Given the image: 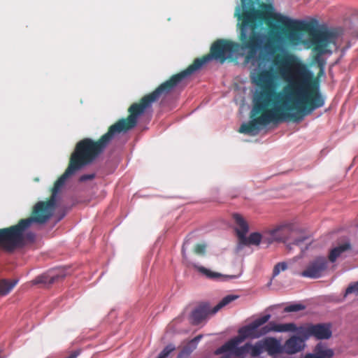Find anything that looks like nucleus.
Returning a JSON list of instances; mask_svg holds the SVG:
<instances>
[{
    "instance_id": "nucleus-1",
    "label": "nucleus",
    "mask_w": 358,
    "mask_h": 358,
    "mask_svg": "<svg viewBox=\"0 0 358 358\" xmlns=\"http://www.w3.org/2000/svg\"><path fill=\"white\" fill-rule=\"evenodd\" d=\"M241 24V39L243 41L248 38V31H250L248 42L239 44L224 39L217 41L211 46L209 55L202 59H196L185 70L173 75L178 85L213 59L221 64L227 60L238 63V60L245 55V63L252 66L250 78L257 88L252 97L251 120L248 123H243L238 131L251 136L257 135L262 127L270 123L277 124L291 119L299 123L305 116L324 105L325 97L319 91L312 96L310 81L313 73L303 64L297 67L296 76L274 96V65L271 55L266 50H278L286 54L287 34L280 31L271 32L268 43L264 45L266 36L255 31V28L264 24Z\"/></svg>"
},
{
    "instance_id": "nucleus-2",
    "label": "nucleus",
    "mask_w": 358,
    "mask_h": 358,
    "mask_svg": "<svg viewBox=\"0 0 358 358\" xmlns=\"http://www.w3.org/2000/svg\"><path fill=\"white\" fill-rule=\"evenodd\" d=\"M178 85L173 76L161 84L151 94L143 96L141 103H134L129 108L130 115L127 119L122 118L111 125L108 131L98 141L85 138L79 141L70 158V163L65 172L55 182L50 199L48 201H38L33 207V216L21 220L17 224L0 229V234L6 238L8 247L16 249L24 247L27 243H33L36 234L28 229L34 224H45L53 216L62 196L61 191L66 180L78 171L92 164L105 151L113 139L120 134H126L134 129L146 109L160 96L166 95Z\"/></svg>"
},
{
    "instance_id": "nucleus-3",
    "label": "nucleus",
    "mask_w": 358,
    "mask_h": 358,
    "mask_svg": "<svg viewBox=\"0 0 358 358\" xmlns=\"http://www.w3.org/2000/svg\"><path fill=\"white\" fill-rule=\"evenodd\" d=\"M242 8L238 6L236 15L242 22L316 23L323 22L317 15L293 19L283 15L269 3L270 0H241Z\"/></svg>"
},
{
    "instance_id": "nucleus-4",
    "label": "nucleus",
    "mask_w": 358,
    "mask_h": 358,
    "mask_svg": "<svg viewBox=\"0 0 358 358\" xmlns=\"http://www.w3.org/2000/svg\"><path fill=\"white\" fill-rule=\"evenodd\" d=\"M272 27H279L284 25L291 28H296L299 30L306 29L308 31L310 38L303 42V44L308 48L315 45L313 52L315 53V62L317 64L320 69L323 70L325 67L327 61L324 58V55H331L332 51L327 48L330 43L336 44L338 37L343 35V31L341 28L329 29L327 24H267Z\"/></svg>"
},
{
    "instance_id": "nucleus-5",
    "label": "nucleus",
    "mask_w": 358,
    "mask_h": 358,
    "mask_svg": "<svg viewBox=\"0 0 358 358\" xmlns=\"http://www.w3.org/2000/svg\"><path fill=\"white\" fill-rule=\"evenodd\" d=\"M271 314H266L248 324H246L238 329V336L235 338L231 342H228L216 350L215 353L220 355L229 350H232L237 348L238 344L247 338H253V335L256 333V330L264 324H266L271 318Z\"/></svg>"
},
{
    "instance_id": "nucleus-6",
    "label": "nucleus",
    "mask_w": 358,
    "mask_h": 358,
    "mask_svg": "<svg viewBox=\"0 0 358 358\" xmlns=\"http://www.w3.org/2000/svg\"><path fill=\"white\" fill-rule=\"evenodd\" d=\"M328 259L324 256H317L310 260L300 276L310 279H318L324 276L328 268Z\"/></svg>"
},
{
    "instance_id": "nucleus-7",
    "label": "nucleus",
    "mask_w": 358,
    "mask_h": 358,
    "mask_svg": "<svg viewBox=\"0 0 358 358\" xmlns=\"http://www.w3.org/2000/svg\"><path fill=\"white\" fill-rule=\"evenodd\" d=\"M192 266L196 268L201 274L204 275L206 278L214 280L217 281H228L229 280L238 278L242 273L241 272L238 275H223L218 272H215L209 268H207L203 266H201L196 263H192Z\"/></svg>"
},
{
    "instance_id": "nucleus-8",
    "label": "nucleus",
    "mask_w": 358,
    "mask_h": 358,
    "mask_svg": "<svg viewBox=\"0 0 358 358\" xmlns=\"http://www.w3.org/2000/svg\"><path fill=\"white\" fill-rule=\"evenodd\" d=\"M210 313V306L208 303H203L196 306L189 315L190 322L193 325L199 324L204 320L207 315Z\"/></svg>"
},
{
    "instance_id": "nucleus-9",
    "label": "nucleus",
    "mask_w": 358,
    "mask_h": 358,
    "mask_svg": "<svg viewBox=\"0 0 358 358\" xmlns=\"http://www.w3.org/2000/svg\"><path fill=\"white\" fill-rule=\"evenodd\" d=\"M264 350L268 355L275 357L278 355H281L282 358L283 356V347L280 340L274 337H267L263 340Z\"/></svg>"
},
{
    "instance_id": "nucleus-10",
    "label": "nucleus",
    "mask_w": 358,
    "mask_h": 358,
    "mask_svg": "<svg viewBox=\"0 0 358 358\" xmlns=\"http://www.w3.org/2000/svg\"><path fill=\"white\" fill-rule=\"evenodd\" d=\"M312 337L317 340L329 339L332 336L331 326L329 323L311 324Z\"/></svg>"
},
{
    "instance_id": "nucleus-11",
    "label": "nucleus",
    "mask_w": 358,
    "mask_h": 358,
    "mask_svg": "<svg viewBox=\"0 0 358 358\" xmlns=\"http://www.w3.org/2000/svg\"><path fill=\"white\" fill-rule=\"evenodd\" d=\"M306 346L303 344L295 336H292L289 338L285 341L283 347V355H294L299 352L302 351Z\"/></svg>"
},
{
    "instance_id": "nucleus-12",
    "label": "nucleus",
    "mask_w": 358,
    "mask_h": 358,
    "mask_svg": "<svg viewBox=\"0 0 358 358\" xmlns=\"http://www.w3.org/2000/svg\"><path fill=\"white\" fill-rule=\"evenodd\" d=\"M352 245L349 240L343 244L338 245L330 250L328 259L330 262L334 263L336 259L345 252L351 250Z\"/></svg>"
},
{
    "instance_id": "nucleus-13",
    "label": "nucleus",
    "mask_w": 358,
    "mask_h": 358,
    "mask_svg": "<svg viewBox=\"0 0 358 358\" xmlns=\"http://www.w3.org/2000/svg\"><path fill=\"white\" fill-rule=\"evenodd\" d=\"M64 277V274L54 273L53 271H51V272L38 275L34 280L33 282L35 285L44 284L46 285H49L54 283L58 279L63 278Z\"/></svg>"
},
{
    "instance_id": "nucleus-14",
    "label": "nucleus",
    "mask_w": 358,
    "mask_h": 358,
    "mask_svg": "<svg viewBox=\"0 0 358 358\" xmlns=\"http://www.w3.org/2000/svg\"><path fill=\"white\" fill-rule=\"evenodd\" d=\"M262 241V236L259 232L251 233L248 237L243 236L239 240L238 249L250 245H259Z\"/></svg>"
},
{
    "instance_id": "nucleus-15",
    "label": "nucleus",
    "mask_w": 358,
    "mask_h": 358,
    "mask_svg": "<svg viewBox=\"0 0 358 358\" xmlns=\"http://www.w3.org/2000/svg\"><path fill=\"white\" fill-rule=\"evenodd\" d=\"M234 219L236 224L239 227V229H236V232L240 240L247 234L249 231V227L248 223L241 215L237 213L234 214Z\"/></svg>"
},
{
    "instance_id": "nucleus-16",
    "label": "nucleus",
    "mask_w": 358,
    "mask_h": 358,
    "mask_svg": "<svg viewBox=\"0 0 358 358\" xmlns=\"http://www.w3.org/2000/svg\"><path fill=\"white\" fill-rule=\"evenodd\" d=\"M296 333V334L294 336L298 337L303 344H305L306 341L309 338L312 337L311 323H308L297 327Z\"/></svg>"
},
{
    "instance_id": "nucleus-17",
    "label": "nucleus",
    "mask_w": 358,
    "mask_h": 358,
    "mask_svg": "<svg viewBox=\"0 0 358 358\" xmlns=\"http://www.w3.org/2000/svg\"><path fill=\"white\" fill-rule=\"evenodd\" d=\"M18 282V279L13 280V281H9L7 279H1L0 280V294L6 296L9 294Z\"/></svg>"
},
{
    "instance_id": "nucleus-18",
    "label": "nucleus",
    "mask_w": 358,
    "mask_h": 358,
    "mask_svg": "<svg viewBox=\"0 0 358 358\" xmlns=\"http://www.w3.org/2000/svg\"><path fill=\"white\" fill-rule=\"evenodd\" d=\"M278 324H275L274 322H269L268 324L264 325L263 327H260L256 330V333H255V335H253V338H260L263 336L266 335L269 332L274 331L277 332Z\"/></svg>"
},
{
    "instance_id": "nucleus-19",
    "label": "nucleus",
    "mask_w": 358,
    "mask_h": 358,
    "mask_svg": "<svg viewBox=\"0 0 358 358\" xmlns=\"http://www.w3.org/2000/svg\"><path fill=\"white\" fill-rule=\"evenodd\" d=\"M313 352L325 357L326 358H332L334 352L331 348H327L326 346L322 343H317L313 349Z\"/></svg>"
},
{
    "instance_id": "nucleus-20",
    "label": "nucleus",
    "mask_w": 358,
    "mask_h": 358,
    "mask_svg": "<svg viewBox=\"0 0 358 358\" xmlns=\"http://www.w3.org/2000/svg\"><path fill=\"white\" fill-rule=\"evenodd\" d=\"M288 40L291 41L292 43L295 44H299L300 43H303L306 40H303L304 34L300 31H290L289 32H286Z\"/></svg>"
},
{
    "instance_id": "nucleus-21",
    "label": "nucleus",
    "mask_w": 358,
    "mask_h": 358,
    "mask_svg": "<svg viewBox=\"0 0 358 358\" xmlns=\"http://www.w3.org/2000/svg\"><path fill=\"white\" fill-rule=\"evenodd\" d=\"M309 239L308 236H303L299 238H295L292 244L296 245L301 248V250L303 253H304L309 248V245L311 242L306 243V241Z\"/></svg>"
},
{
    "instance_id": "nucleus-22",
    "label": "nucleus",
    "mask_w": 358,
    "mask_h": 358,
    "mask_svg": "<svg viewBox=\"0 0 358 358\" xmlns=\"http://www.w3.org/2000/svg\"><path fill=\"white\" fill-rule=\"evenodd\" d=\"M250 355L252 357H258L259 356L264 350V343L263 341H259L255 344L252 345L250 343Z\"/></svg>"
},
{
    "instance_id": "nucleus-23",
    "label": "nucleus",
    "mask_w": 358,
    "mask_h": 358,
    "mask_svg": "<svg viewBox=\"0 0 358 358\" xmlns=\"http://www.w3.org/2000/svg\"><path fill=\"white\" fill-rule=\"evenodd\" d=\"M278 231L279 229L272 230L268 237H262V242L266 243L268 245L275 241H281L282 238L278 234Z\"/></svg>"
},
{
    "instance_id": "nucleus-24",
    "label": "nucleus",
    "mask_w": 358,
    "mask_h": 358,
    "mask_svg": "<svg viewBox=\"0 0 358 358\" xmlns=\"http://www.w3.org/2000/svg\"><path fill=\"white\" fill-rule=\"evenodd\" d=\"M277 332H287L292 331L296 332L297 329V327L294 323H285V324H278Z\"/></svg>"
},
{
    "instance_id": "nucleus-25",
    "label": "nucleus",
    "mask_w": 358,
    "mask_h": 358,
    "mask_svg": "<svg viewBox=\"0 0 358 358\" xmlns=\"http://www.w3.org/2000/svg\"><path fill=\"white\" fill-rule=\"evenodd\" d=\"M306 308V306L302 303H294L287 305L284 308L285 313H296L300 310H303Z\"/></svg>"
},
{
    "instance_id": "nucleus-26",
    "label": "nucleus",
    "mask_w": 358,
    "mask_h": 358,
    "mask_svg": "<svg viewBox=\"0 0 358 358\" xmlns=\"http://www.w3.org/2000/svg\"><path fill=\"white\" fill-rule=\"evenodd\" d=\"M176 350V346L173 343H169L158 355L157 358H168L169 355Z\"/></svg>"
},
{
    "instance_id": "nucleus-27",
    "label": "nucleus",
    "mask_w": 358,
    "mask_h": 358,
    "mask_svg": "<svg viewBox=\"0 0 358 358\" xmlns=\"http://www.w3.org/2000/svg\"><path fill=\"white\" fill-rule=\"evenodd\" d=\"M194 350L188 343L179 352L177 358H187Z\"/></svg>"
},
{
    "instance_id": "nucleus-28",
    "label": "nucleus",
    "mask_w": 358,
    "mask_h": 358,
    "mask_svg": "<svg viewBox=\"0 0 358 358\" xmlns=\"http://www.w3.org/2000/svg\"><path fill=\"white\" fill-rule=\"evenodd\" d=\"M287 268V264L285 262H281L276 264L273 270V278L278 275L281 271H284Z\"/></svg>"
},
{
    "instance_id": "nucleus-29",
    "label": "nucleus",
    "mask_w": 358,
    "mask_h": 358,
    "mask_svg": "<svg viewBox=\"0 0 358 358\" xmlns=\"http://www.w3.org/2000/svg\"><path fill=\"white\" fill-rule=\"evenodd\" d=\"M346 22H358V10H350L346 17L345 18Z\"/></svg>"
},
{
    "instance_id": "nucleus-30",
    "label": "nucleus",
    "mask_w": 358,
    "mask_h": 358,
    "mask_svg": "<svg viewBox=\"0 0 358 358\" xmlns=\"http://www.w3.org/2000/svg\"><path fill=\"white\" fill-rule=\"evenodd\" d=\"M295 57L291 55H286L280 61V64L283 68H289L292 64Z\"/></svg>"
},
{
    "instance_id": "nucleus-31",
    "label": "nucleus",
    "mask_w": 358,
    "mask_h": 358,
    "mask_svg": "<svg viewBox=\"0 0 358 358\" xmlns=\"http://www.w3.org/2000/svg\"><path fill=\"white\" fill-rule=\"evenodd\" d=\"M355 293L358 294V281L350 284L345 290V295Z\"/></svg>"
},
{
    "instance_id": "nucleus-32",
    "label": "nucleus",
    "mask_w": 358,
    "mask_h": 358,
    "mask_svg": "<svg viewBox=\"0 0 358 358\" xmlns=\"http://www.w3.org/2000/svg\"><path fill=\"white\" fill-rule=\"evenodd\" d=\"M238 298V296L233 295V294H229L225 296L220 301L221 303L224 305V306H227L231 301H234Z\"/></svg>"
},
{
    "instance_id": "nucleus-33",
    "label": "nucleus",
    "mask_w": 358,
    "mask_h": 358,
    "mask_svg": "<svg viewBox=\"0 0 358 358\" xmlns=\"http://www.w3.org/2000/svg\"><path fill=\"white\" fill-rule=\"evenodd\" d=\"M202 338H203V335L199 334V335L195 336L192 340H190L189 341L188 344L190 346H192L194 350H195L197 348V345Z\"/></svg>"
},
{
    "instance_id": "nucleus-34",
    "label": "nucleus",
    "mask_w": 358,
    "mask_h": 358,
    "mask_svg": "<svg viewBox=\"0 0 358 358\" xmlns=\"http://www.w3.org/2000/svg\"><path fill=\"white\" fill-rule=\"evenodd\" d=\"M206 248L205 244H197L194 248V252L197 255H203L206 252Z\"/></svg>"
},
{
    "instance_id": "nucleus-35",
    "label": "nucleus",
    "mask_w": 358,
    "mask_h": 358,
    "mask_svg": "<svg viewBox=\"0 0 358 358\" xmlns=\"http://www.w3.org/2000/svg\"><path fill=\"white\" fill-rule=\"evenodd\" d=\"M190 235L187 236L184 240L182 247V255L184 259H187L186 247L190 243Z\"/></svg>"
},
{
    "instance_id": "nucleus-36",
    "label": "nucleus",
    "mask_w": 358,
    "mask_h": 358,
    "mask_svg": "<svg viewBox=\"0 0 358 358\" xmlns=\"http://www.w3.org/2000/svg\"><path fill=\"white\" fill-rule=\"evenodd\" d=\"M96 175L94 173H88V174H83L80 176L79 181L80 182H86L87 180H93L95 178Z\"/></svg>"
},
{
    "instance_id": "nucleus-37",
    "label": "nucleus",
    "mask_w": 358,
    "mask_h": 358,
    "mask_svg": "<svg viewBox=\"0 0 358 358\" xmlns=\"http://www.w3.org/2000/svg\"><path fill=\"white\" fill-rule=\"evenodd\" d=\"M250 343H246L245 345H242L239 349V354L243 355V354H250Z\"/></svg>"
},
{
    "instance_id": "nucleus-38",
    "label": "nucleus",
    "mask_w": 358,
    "mask_h": 358,
    "mask_svg": "<svg viewBox=\"0 0 358 358\" xmlns=\"http://www.w3.org/2000/svg\"><path fill=\"white\" fill-rule=\"evenodd\" d=\"M8 241H6V238H4V237L0 234V245L6 251L12 252L15 249H10L8 247Z\"/></svg>"
},
{
    "instance_id": "nucleus-39",
    "label": "nucleus",
    "mask_w": 358,
    "mask_h": 358,
    "mask_svg": "<svg viewBox=\"0 0 358 358\" xmlns=\"http://www.w3.org/2000/svg\"><path fill=\"white\" fill-rule=\"evenodd\" d=\"M223 307L224 305L221 303V301H220L216 306L213 307V310H210V313L215 314Z\"/></svg>"
},
{
    "instance_id": "nucleus-40",
    "label": "nucleus",
    "mask_w": 358,
    "mask_h": 358,
    "mask_svg": "<svg viewBox=\"0 0 358 358\" xmlns=\"http://www.w3.org/2000/svg\"><path fill=\"white\" fill-rule=\"evenodd\" d=\"M81 353V350L80 349H77L73 351L68 357L66 358H77Z\"/></svg>"
},
{
    "instance_id": "nucleus-41",
    "label": "nucleus",
    "mask_w": 358,
    "mask_h": 358,
    "mask_svg": "<svg viewBox=\"0 0 358 358\" xmlns=\"http://www.w3.org/2000/svg\"><path fill=\"white\" fill-rule=\"evenodd\" d=\"M65 216V213H62V215H60L58 218L56 220V222H59L60 220H62Z\"/></svg>"
},
{
    "instance_id": "nucleus-42",
    "label": "nucleus",
    "mask_w": 358,
    "mask_h": 358,
    "mask_svg": "<svg viewBox=\"0 0 358 358\" xmlns=\"http://www.w3.org/2000/svg\"><path fill=\"white\" fill-rule=\"evenodd\" d=\"M65 216V213H62V215H60L58 218L56 220V222H59L60 220H62Z\"/></svg>"
},
{
    "instance_id": "nucleus-43",
    "label": "nucleus",
    "mask_w": 358,
    "mask_h": 358,
    "mask_svg": "<svg viewBox=\"0 0 358 358\" xmlns=\"http://www.w3.org/2000/svg\"><path fill=\"white\" fill-rule=\"evenodd\" d=\"M357 227H358V224H357Z\"/></svg>"
}]
</instances>
